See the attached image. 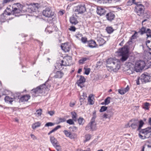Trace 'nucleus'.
<instances>
[{"mask_svg": "<svg viewBox=\"0 0 151 151\" xmlns=\"http://www.w3.org/2000/svg\"><path fill=\"white\" fill-rule=\"evenodd\" d=\"M106 62L107 69L110 71L116 72L120 68V62L118 60L109 58Z\"/></svg>", "mask_w": 151, "mask_h": 151, "instance_id": "nucleus-1", "label": "nucleus"}, {"mask_svg": "<svg viewBox=\"0 0 151 151\" xmlns=\"http://www.w3.org/2000/svg\"><path fill=\"white\" fill-rule=\"evenodd\" d=\"M144 124L143 122L141 120L139 121L137 119H132L129 121L125 127L126 128L131 127L132 129H134L137 128V130H139Z\"/></svg>", "mask_w": 151, "mask_h": 151, "instance_id": "nucleus-2", "label": "nucleus"}, {"mask_svg": "<svg viewBox=\"0 0 151 151\" xmlns=\"http://www.w3.org/2000/svg\"><path fill=\"white\" fill-rule=\"evenodd\" d=\"M46 88L45 84H44L33 89L31 91V93L32 96H40L43 93L45 92Z\"/></svg>", "mask_w": 151, "mask_h": 151, "instance_id": "nucleus-3", "label": "nucleus"}, {"mask_svg": "<svg viewBox=\"0 0 151 151\" xmlns=\"http://www.w3.org/2000/svg\"><path fill=\"white\" fill-rule=\"evenodd\" d=\"M132 3L136 5L134 11L137 14L141 16H143L145 12V7L144 6L139 2H135V0H132Z\"/></svg>", "mask_w": 151, "mask_h": 151, "instance_id": "nucleus-4", "label": "nucleus"}, {"mask_svg": "<svg viewBox=\"0 0 151 151\" xmlns=\"http://www.w3.org/2000/svg\"><path fill=\"white\" fill-rule=\"evenodd\" d=\"M120 55L122 57L120 60L122 62L126 61L129 57V50L127 45L124 46L123 47L119 50Z\"/></svg>", "mask_w": 151, "mask_h": 151, "instance_id": "nucleus-5", "label": "nucleus"}, {"mask_svg": "<svg viewBox=\"0 0 151 151\" xmlns=\"http://www.w3.org/2000/svg\"><path fill=\"white\" fill-rule=\"evenodd\" d=\"M151 135V127L141 129L139 134V137L143 139L149 138Z\"/></svg>", "mask_w": 151, "mask_h": 151, "instance_id": "nucleus-6", "label": "nucleus"}, {"mask_svg": "<svg viewBox=\"0 0 151 151\" xmlns=\"http://www.w3.org/2000/svg\"><path fill=\"white\" fill-rule=\"evenodd\" d=\"M145 65V63L143 60H139L135 63L134 69L137 72H139L143 70Z\"/></svg>", "mask_w": 151, "mask_h": 151, "instance_id": "nucleus-7", "label": "nucleus"}, {"mask_svg": "<svg viewBox=\"0 0 151 151\" xmlns=\"http://www.w3.org/2000/svg\"><path fill=\"white\" fill-rule=\"evenodd\" d=\"M140 80L142 83H146L151 81V74L147 73L142 74Z\"/></svg>", "mask_w": 151, "mask_h": 151, "instance_id": "nucleus-8", "label": "nucleus"}, {"mask_svg": "<svg viewBox=\"0 0 151 151\" xmlns=\"http://www.w3.org/2000/svg\"><path fill=\"white\" fill-rule=\"evenodd\" d=\"M66 60L63 59L61 61V63H57L56 65H55V68L58 69H61L63 68H62L63 66H69V63H67Z\"/></svg>", "mask_w": 151, "mask_h": 151, "instance_id": "nucleus-9", "label": "nucleus"}, {"mask_svg": "<svg viewBox=\"0 0 151 151\" xmlns=\"http://www.w3.org/2000/svg\"><path fill=\"white\" fill-rule=\"evenodd\" d=\"M66 60L63 59L61 61V63H57L56 65H55V68L58 69H61L63 68H62L63 66H69V63H67Z\"/></svg>", "mask_w": 151, "mask_h": 151, "instance_id": "nucleus-10", "label": "nucleus"}, {"mask_svg": "<svg viewBox=\"0 0 151 151\" xmlns=\"http://www.w3.org/2000/svg\"><path fill=\"white\" fill-rule=\"evenodd\" d=\"M86 10L85 5L82 4L78 5L77 7V9L76 11L78 12V14H82Z\"/></svg>", "mask_w": 151, "mask_h": 151, "instance_id": "nucleus-11", "label": "nucleus"}, {"mask_svg": "<svg viewBox=\"0 0 151 151\" xmlns=\"http://www.w3.org/2000/svg\"><path fill=\"white\" fill-rule=\"evenodd\" d=\"M6 11V14L8 15H9L11 14H12L13 15H14L15 16H18V15H17L16 14L19 13L21 11L19 9H18L17 8H12V10L11 12H8Z\"/></svg>", "mask_w": 151, "mask_h": 151, "instance_id": "nucleus-12", "label": "nucleus"}, {"mask_svg": "<svg viewBox=\"0 0 151 151\" xmlns=\"http://www.w3.org/2000/svg\"><path fill=\"white\" fill-rule=\"evenodd\" d=\"M61 47L62 50L65 52H69L70 48V45L67 43L62 44Z\"/></svg>", "mask_w": 151, "mask_h": 151, "instance_id": "nucleus-13", "label": "nucleus"}, {"mask_svg": "<svg viewBox=\"0 0 151 151\" xmlns=\"http://www.w3.org/2000/svg\"><path fill=\"white\" fill-rule=\"evenodd\" d=\"M85 79L84 76H80L79 79L77 81L78 85L82 88L84 86L83 83L85 82Z\"/></svg>", "mask_w": 151, "mask_h": 151, "instance_id": "nucleus-14", "label": "nucleus"}, {"mask_svg": "<svg viewBox=\"0 0 151 151\" xmlns=\"http://www.w3.org/2000/svg\"><path fill=\"white\" fill-rule=\"evenodd\" d=\"M96 12L98 14L101 16L105 14L106 12L105 9L100 6L97 7Z\"/></svg>", "mask_w": 151, "mask_h": 151, "instance_id": "nucleus-15", "label": "nucleus"}, {"mask_svg": "<svg viewBox=\"0 0 151 151\" xmlns=\"http://www.w3.org/2000/svg\"><path fill=\"white\" fill-rule=\"evenodd\" d=\"M115 17L114 14L112 12H110L107 13L106 15V17L107 19L110 21L113 20Z\"/></svg>", "mask_w": 151, "mask_h": 151, "instance_id": "nucleus-16", "label": "nucleus"}, {"mask_svg": "<svg viewBox=\"0 0 151 151\" xmlns=\"http://www.w3.org/2000/svg\"><path fill=\"white\" fill-rule=\"evenodd\" d=\"M63 132L66 136L69 137L71 139H74L75 137V134H72L67 130H64Z\"/></svg>", "mask_w": 151, "mask_h": 151, "instance_id": "nucleus-17", "label": "nucleus"}, {"mask_svg": "<svg viewBox=\"0 0 151 151\" xmlns=\"http://www.w3.org/2000/svg\"><path fill=\"white\" fill-rule=\"evenodd\" d=\"M64 75V73L61 71H57L55 73L54 77L55 78H61Z\"/></svg>", "mask_w": 151, "mask_h": 151, "instance_id": "nucleus-18", "label": "nucleus"}, {"mask_svg": "<svg viewBox=\"0 0 151 151\" xmlns=\"http://www.w3.org/2000/svg\"><path fill=\"white\" fill-rule=\"evenodd\" d=\"M55 17V13L51 7L48 8V17Z\"/></svg>", "mask_w": 151, "mask_h": 151, "instance_id": "nucleus-19", "label": "nucleus"}, {"mask_svg": "<svg viewBox=\"0 0 151 151\" xmlns=\"http://www.w3.org/2000/svg\"><path fill=\"white\" fill-rule=\"evenodd\" d=\"M89 47L91 48L96 47H98V45L96 43L95 41L91 40L88 41Z\"/></svg>", "mask_w": 151, "mask_h": 151, "instance_id": "nucleus-20", "label": "nucleus"}, {"mask_svg": "<svg viewBox=\"0 0 151 151\" xmlns=\"http://www.w3.org/2000/svg\"><path fill=\"white\" fill-rule=\"evenodd\" d=\"M88 100L89 104H94L95 101L94 95L93 94L90 95L88 96Z\"/></svg>", "mask_w": 151, "mask_h": 151, "instance_id": "nucleus-21", "label": "nucleus"}, {"mask_svg": "<svg viewBox=\"0 0 151 151\" xmlns=\"http://www.w3.org/2000/svg\"><path fill=\"white\" fill-rule=\"evenodd\" d=\"M30 96L28 95H26L21 97L19 100L22 102L27 101L30 99Z\"/></svg>", "mask_w": 151, "mask_h": 151, "instance_id": "nucleus-22", "label": "nucleus"}, {"mask_svg": "<svg viewBox=\"0 0 151 151\" xmlns=\"http://www.w3.org/2000/svg\"><path fill=\"white\" fill-rule=\"evenodd\" d=\"M97 41L99 46L103 45L106 42V41L103 38H98Z\"/></svg>", "mask_w": 151, "mask_h": 151, "instance_id": "nucleus-23", "label": "nucleus"}, {"mask_svg": "<svg viewBox=\"0 0 151 151\" xmlns=\"http://www.w3.org/2000/svg\"><path fill=\"white\" fill-rule=\"evenodd\" d=\"M100 3H111L114 2H116V0H97Z\"/></svg>", "mask_w": 151, "mask_h": 151, "instance_id": "nucleus-24", "label": "nucleus"}, {"mask_svg": "<svg viewBox=\"0 0 151 151\" xmlns=\"http://www.w3.org/2000/svg\"><path fill=\"white\" fill-rule=\"evenodd\" d=\"M50 141L54 146L58 145L59 144L58 141L54 137H51L50 138Z\"/></svg>", "mask_w": 151, "mask_h": 151, "instance_id": "nucleus-25", "label": "nucleus"}, {"mask_svg": "<svg viewBox=\"0 0 151 151\" xmlns=\"http://www.w3.org/2000/svg\"><path fill=\"white\" fill-rule=\"evenodd\" d=\"M5 102L7 103H11L14 100V99L8 96H6L4 99Z\"/></svg>", "mask_w": 151, "mask_h": 151, "instance_id": "nucleus-26", "label": "nucleus"}, {"mask_svg": "<svg viewBox=\"0 0 151 151\" xmlns=\"http://www.w3.org/2000/svg\"><path fill=\"white\" fill-rule=\"evenodd\" d=\"M64 59L66 60L67 63H69V65H72V58L71 57L69 56H68L66 57L65 58H64Z\"/></svg>", "mask_w": 151, "mask_h": 151, "instance_id": "nucleus-27", "label": "nucleus"}, {"mask_svg": "<svg viewBox=\"0 0 151 151\" xmlns=\"http://www.w3.org/2000/svg\"><path fill=\"white\" fill-rule=\"evenodd\" d=\"M41 125V122H37L32 124V128L33 129H35L37 128L40 127Z\"/></svg>", "mask_w": 151, "mask_h": 151, "instance_id": "nucleus-28", "label": "nucleus"}, {"mask_svg": "<svg viewBox=\"0 0 151 151\" xmlns=\"http://www.w3.org/2000/svg\"><path fill=\"white\" fill-rule=\"evenodd\" d=\"M70 22L72 24H76L78 23L76 19L74 17H72L70 18Z\"/></svg>", "mask_w": 151, "mask_h": 151, "instance_id": "nucleus-29", "label": "nucleus"}, {"mask_svg": "<svg viewBox=\"0 0 151 151\" xmlns=\"http://www.w3.org/2000/svg\"><path fill=\"white\" fill-rule=\"evenodd\" d=\"M71 114L72 115V117L73 120L74 121H76L77 115L76 113L75 112H72Z\"/></svg>", "mask_w": 151, "mask_h": 151, "instance_id": "nucleus-30", "label": "nucleus"}, {"mask_svg": "<svg viewBox=\"0 0 151 151\" xmlns=\"http://www.w3.org/2000/svg\"><path fill=\"white\" fill-rule=\"evenodd\" d=\"M129 90V88L128 86H127L126 88H125V89L124 90H121V89H119L118 91V92L119 93L122 94L123 95L125 93H126L127 91H128Z\"/></svg>", "mask_w": 151, "mask_h": 151, "instance_id": "nucleus-31", "label": "nucleus"}, {"mask_svg": "<svg viewBox=\"0 0 151 151\" xmlns=\"http://www.w3.org/2000/svg\"><path fill=\"white\" fill-rule=\"evenodd\" d=\"M146 28L144 27H142V28L139 29L138 33H140L141 35H142L146 33Z\"/></svg>", "mask_w": 151, "mask_h": 151, "instance_id": "nucleus-32", "label": "nucleus"}, {"mask_svg": "<svg viewBox=\"0 0 151 151\" xmlns=\"http://www.w3.org/2000/svg\"><path fill=\"white\" fill-rule=\"evenodd\" d=\"M91 137V135L89 134H86L85 136V139L84 141V142H86L89 140Z\"/></svg>", "mask_w": 151, "mask_h": 151, "instance_id": "nucleus-33", "label": "nucleus"}, {"mask_svg": "<svg viewBox=\"0 0 151 151\" xmlns=\"http://www.w3.org/2000/svg\"><path fill=\"white\" fill-rule=\"evenodd\" d=\"M147 37H151V30L149 28L147 29L146 31Z\"/></svg>", "mask_w": 151, "mask_h": 151, "instance_id": "nucleus-34", "label": "nucleus"}, {"mask_svg": "<svg viewBox=\"0 0 151 151\" xmlns=\"http://www.w3.org/2000/svg\"><path fill=\"white\" fill-rule=\"evenodd\" d=\"M42 110L41 109H40L37 110L36 113H35L36 116L37 117L40 116L41 114H42Z\"/></svg>", "mask_w": 151, "mask_h": 151, "instance_id": "nucleus-35", "label": "nucleus"}, {"mask_svg": "<svg viewBox=\"0 0 151 151\" xmlns=\"http://www.w3.org/2000/svg\"><path fill=\"white\" fill-rule=\"evenodd\" d=\"M96 118V114L95 112H94L93 113V117L91 120V122H91V123H95V119Z\"/></svg>", "mask_w": 151, "mask_h": 151, "instance_id": "nucleus-36", "label": "nucleus"}, {"mask_svg": "<svg viewBox=\"0 0 151 151\" xmlns=\"http://www.w3.org/2000/svg\"><path fill=\"white\" fill-rule=\"evenodd\" d=\"M61 127V126L60 125H58L56 126V127H55L54 129H52L51 131H50L48 133V134H50L52 133L55 132V131H56L57 130H58L59 128H60Z\"/></svg>", "mask_w": 151, "mask_h": 151, "instance_id": "nucleus-37", "label": "nucleus"}, {"mask_svg": "<svg viewBox=\"0 0 151 151\" xmlns=\"http://www.w3.org/2000/svg\"><path fill=\"white\" fill-rule=\"evenodd\" d=\"M106 30L107 32L109 34L111 33L114 31L113 28L111 27H107L106 28Z\"/></svg>", "mask_w": 151, "mask_h": 151, "instance_id": "nucleus-38", "label": "nucleus"}, {"mask_svg": "<svg viewBox=\"0 0 151 151\" xmlns=\"http://www.w3.org/2000/svg\"><path fill=\"white\" fill-rule=\"evenodd\" d=\"M78 122L80 125H83L84 123V119L83 118L80 117L78 119Z\"/></svg>", "mask_w": 151, "mask_h": 151, "instance_id": "nucleus-39", "label": "nucleus"}, {"mask_svg": "<svg viewBox=\"0 0 151 151\" xmlns=\"http://www.w3.org/2000/svg\"><path fill=\"white\" fill-rule=\"evenodd\" d=\"M75 36L77 39L78 40H80V38L82 37L83 35L82 34L78 32H76Z\"/></svg>", "mask_w": 151, "mask_h": 151, "instance_id": "nucleus-40", "label": "nucleus"}, {"mask_svg": "<svg viewBox=\"0 0 151 151\" xmlns=\"http://www.w3.org/2000/svg\"><path fill=\"white\" fill-rule=\"evenodd\" d=\"M111 98L108 97L105 100L104 102L102 103L101 104H109L110 103Z\"/></svg>", "mask_w": 151, "mask_h": 151, "instance_id": "nucleus-41", "label": "nucleus"}, {"mask_svg": "<svg viewBox=\"0 0 151 151\" xmlns=\"http://www.w3.org/2000/svg\"><path fill=\"white\" fill-rule=\"evenodd\" d=\"M88 59V58H83L79 60V63L80 64H83L85 61H86Z\"/></svg>", "mask_w": 151, "mask_h": 151, "instance_id": "nucleus-42", "label": "nucleus"}, {"mask_svg": "<svg viewBox=\"0 0 151 151\" xmlns=\"http://www.w3.org/2000/svg\"><path fill=\"white\" fill-rule=\"evenodd\" d=\"M88 124H90L92 128V130H93L96 129V124L95 123L90 122Z\"/></svg>", "mask_w": 151, "mask_h": 151, "instance_id": "nucleus-43", "label": "nucleus"}, {"mask_svg": "<svg viewBox=\"0 0 151 151\" xmlns=\"http://www.w3.org/2000/svg\"><path fill=\"white\" fill-rule=\"evenodd\" d=\"M150 104H143L142 106V108L145 110H148L149 109Z\"/></svg>", "mask_w": 151, "mask_h": 151, "instance_id": "nucleus-44", "label": "nucleus"}, {"mask_svg": "<svg viewBox=\"0 0 151 151\" xmlns=\"http://www.w3.org/2000/svg\"><path fill=\"white\" fill-rule=\"evenodd\" d=\"M81 41L83 43H86L87 41V39L86 37H82L81 39Z\"/></svg>", "mask_w": 151, "mask_h": 151, "instance_id": "nucleus-45", "label": "nucleus"}, {"mask_svg": "<svg viewBox=\"0 0 151 151\" xmlns=\"http://www.w3.org/2000/svg\"><path fill=\"white\" fill-rule=\"evenodd\" d=\"M73 119H70L66 121L67 123L70 125L74 124V122Z\"/></svg>", "mask_w": 151, "mask_h": 151, "instance_id": "nucleus-46", "label": "nucleus"}, {"mask_svg": "<svg viewBox=\"0 0 151 151\" xmlns=\"http://www.w3.org/2000/svg\"><path fill=\"white\" fill-rule=\"evenodd\" d=\"M84 69L85 70V73L87 75H88L90 71V68H84Z\"/></svg>", "mask_w": 151, "mask_h": 151, "instance_id": "nucleus-47", "label": "nucleus"}, {"mask_svg": "<svg viewBox=\"0 0 151 151\" xmlns=\"http://www.w3.org/2000/svg\"><path fill=\"white\" fill-rule=\"evenodd\" d=\"M54 146L56 148L58 151H61V147L59 144Z\"/></svg>", "mask_w": 151, "mask_h": 151, "instance_id": "nucleus-48", "label": "nucleus"}, {"mask_svg": "<svg viewBox=\"0 0 151 151\" xmlns=\"http://www.w3.org/2000/svg\"><path fill=\"white\" fill-rule=\"evenodd\" d=\"M107 108L106 106H102L99 110L100 112H102L106 111Z\"/></svg>", "mask_w": 151, "mask_h": 151, "instance_id": "nucleus-49", "label": "nucleus"}, {"mask_svg": "<svg viewBox=\"0 0 151 151\" xmlns=\"http://www.w3.org/2000/svg\"><path fill=\"white\" fill-rule=\"evenodd\" d=\"M90 124H88V125L86 127V129L87 130H92V128Z\"/></svg>", "mask_w": 151, "mask_h": 151, "instance_id": "nucleus-50", "label": "nucleus"}, {"mask_svg": "<svg viewBox=\"0 0 151 151\" xmlns=\"http://www.w3.org/2000/svg\"><path fill=\"white\" fill-rule=\"evenodd\" d=\"M58 120V124L65 122V119L64 118H59Z\"/></svg>", "mask_w": 151, "mask_h": 151, "instance_id": "nucleus-51", "label": "nucleus"}, {"mask_svg": "<svg viewBox=\"0 0 151 151\" xmlns=\"http://www.w3.org/2000/svg\"><path fill=\"white\" fill-rule=\"evenodd\" d=\"M103 117L105 119L109 118L110 119L111 117V116L109 115V114H104L103 115Z\"/></svg>", "mask_w": 151, "mask_h": 151, "instance_id": "nucleus-52", "label": "nucleus"}, {"mask_svg": "<svg viewBox=\"0 0 151 151\" xmlns=\"http://www.w3.org/2000/svg\"><path fill=\"white\" fill-rule=\"evenodd\" d=\"M69 129L73 132L77 130V128L75 127H70L69 128Z\"/></svg>", "mask_w": 151, "mask_h": 151, "instance_id": "nucleus-53", "label": "nucleus"}, {"mask_svg": "<svg viewBox=\"0 0 151 151\" xmlns=\"http://www.w3.org/2000/svg\"><path fill=\"white\" fill-rule=\"evenodd\" d=\"M42 14L43 16L45 17H47V10L46 9L43 11L42 12Z\"/></svg>", "mask_w": 151, "mask_h": 151, "instance_id": "nucleus-54", "label": "nucleus"}, {"mask_svg": "<svg viewBox=\"0 0 151 151\" xmlns=\"http://www.w3.org/2000/svg\"><path fill=\"white\" fill-rule=\"evenodd\" d=\"M69 30L71 31L75 32L76 30V28L74 26H71L69 28Z\"/></svg>", "mask_w": 151, "mask_h": 151, "instance_id": "nucleus-55", "label": "nucleus"}, {"mask_svg": "<svg viewBox=\"0 0 151 151\" xmlns=\"http://www.w3.org/2000/svg\"><path fill=\"white\" fill-rule=\"evenodd\" d=\"M65 11L64 10L59 11L58 12V15L60 16H62L64 13Z\"/></svg>", "mask_w": 151, "mask_h": 151, "instance_id": "nucleus-56", "label": "nucleus"}, {"mask_svg": "<svg viewBox=\"0 0 151 151\" xmlns=\"http://www.w3.org/2000/svg\"><path fill=\"white\" fill-rule=\"evenodd\" d=\"M48 113L51 116H53L55 114V112L54 111H50L48 112Z\"/></svg>", "mask_w": 151, "mask_h": 151, "instance_id": "nucleus-57", "label": "nucleus"}, {"mask_svg": "<svg viewBox=\"0 0 151 151\" xmlns=\"http://www.w3.org/2000/svg\"><path fill=\"white\" fill-rule=\"evenodd\" d=\"M137 32L136 31H135L134 34L132 36V38L134 39L135 37L137 35Z\"/></svg>", "mask_w": 151, "mask_h": 151, "instance_id": "nucleus-58", "label": "nucleus"}, {"mask_svg": "<svg viewBox=\"0 0 151 151\" xmlns=\"http://www.w3.org/2000/svg\"><path fill=\"white\" fill-rule=\"evenodd\" d=\"M81 97L83 98L84 99H85L87 97L86 93H83Z\"/></svg>", "mask_w": 151, "mask_h": 151, "instance_id": "nucleus-59", "label": "nucleus"}, {"mask_svg": "<svg viewBox=\"0 0 151 151\" xmlns=\"http://www.w3.org/2000/svg\"><path fill=\"white\" fill-rule=\"evenodd\" d=\"M13 0H4L3 3L4 4H6L8 3L11 1H12Z\"/></svg>", "mask_w": 151, "mask_h": 151, "instance_id": "nucleus-60", "label": "nucleus"}, {"mask_svg": "<svg viewBox=\"0 0 151 151\" xmlns=\"http://www.w3.org/2000/svg\"><path fill=\"white\" fill-rule=\"evenodd\" d=\"M54 125V123H53L51 122H48V127L52 126Z\"/></svg>", "mask_w": 151, "mask_h": 151, "instance_id": "nucleus-61", "label": "nucleus"}, {"mask_svg": "<svg viewBox=\"0 0 151 151\" xmlns=\"http://www.w3.org/2000/svg\"><path fill=\"white\" fill-rule=\"evenodd\" d=\"M140 79V77H138L137 79L136 80V83L137 85H139V80Z\"/></svg>", "mask_w": 151, "mask_h": 151, "instance_id": "nucleus-62", "label": "nucleus"}, {"mask_svg": "<svg viewBox=\"0 0 151 151\" xmlns=\"http://www.w3.org/2000/svg\"><path fill=\"white\" fill-rule=\"evenodd\" d=\"M31 138L33 139L34 140H35L37 139L36 137L33 134H31Z\"/></svg>", "mask_w": 151, "mask_h": 151, "instance_id": "nucleus-63", "label": "nucleus"}, {"mask_svg": "<svg viewBox=\"0 0 151 151\" xmlns=\"http://www.w3.org/2000/svg\"><path fill=\"white\" fill-rule=\"evenodd\" d=\"M84 99H84L83 98L81 97L80 99V102H83Z\"/></svg>", "mask_w": 151, "mask_h": 151, "instance_id": "nucleus-64", "label": "nucleus"}]
</instances>
